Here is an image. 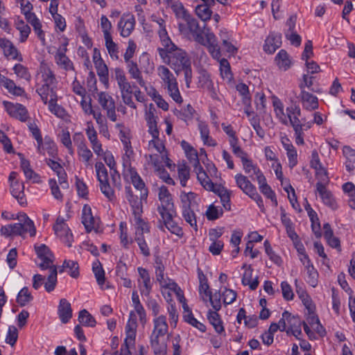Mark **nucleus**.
I'll return each mask as SVG.
<instances>
[{"label":"nucleus","mask_w":355,"mask_h":355,"mask_svg":"<svg viewBox=\"0 0 355 355\" xmlns=\"http://www.w3.org/2000/svg\"><path fill=\"white\" fill-rule=\"evenodd\" d=\"M122 174L124 179L130 178L134 187L140 191L141 199L146 200L148 194V188L146 187L145 182L138 174L136 168L132 167L128 158H125L124 164H122Z\"/></svg>","instance_id":"1"},{"label":"nucleus","mask_w":355,"mask_h":355,"mask_svg":"<svg viewBox=\"0 0 355 355\" xmlns=\"http://www.w3.org/2000/svg\"><path fill=\"white\" fill-rule=\"evenodd\" d=\"M196 194L193 192L188 193H184L181 195V199L182 202V216L187 223L193 227L195 231L198 230L196 216V207H198L197 204L194 201Z\"/></svg>","instance_id":"2"},{"label":"nucleus","mask_w":355,"mask_h":355,"mask_svg":"<svg viewBox=\"0 0 355 355\" xmlns=\"http://www.w3.org/2000/svg\"><path fill=\"white\" fill-rule=\"evenodd\" d=\"M97 179L100 183V189L103 195L109 199L112 200L114 198V191L110 187L108 180V173L104 164L98 162L95 164Z\"/></svg>","instance_id":"3"},{"label":"nucleus","mask_w":355,"mask_h":355,"mask_svg":"<svg viewBox=\"0 0 355 355\" xmlns=\"http://www.w3.org/2000/svg\"><path fill=\"white\" fill-rule=\"evenodd\" d=\"M190 60L187 55V53L183 50L177 48L172 51L170 58H168V65L178 73L182 71V67L188 66L190 63Z\"/></svg>","instance_id":"4"},{"label":"nucleus","mask_w":355,"mask_h":355,"mask_svg":"<svg viewBox=\"0 0 355 355\" xmlns=\"http://www.w3.org/2000/svg\"><path fill=\"white\" fill-rule=\"evenodd\" d=\"M98 102L102 108L107 111V116L112 121H116V106L113 98L105 92L98 93Z\"/></svg>","instance_id":"5"},{"label":"nucleus","mask_w":355,"mask_h":355,"mask_svg":"<svg viewBox=\"0 0 355 355\" xmlns=\"http://www.w3.org/2000/svg\"><path fill=\"white\" fill-rule=\"evenodd\" d=\"M55 234L60 238V239L66 243L69 247L71 246L73 240V234L71 232L68 225L64 223V219L58 216L55 224L53 225Z\"/></svg>","instance_id":"6"},{"label":"nucleus","mask_w":355,"mask_h":355,"mask_svg":"<svg viewBox=\"0 0 355 355\" xmlns=\"http://www.w3.org/2000/svg\"><path fill=\"white\" fill-rule=\"evenodd\" d=\"M137 318L134 311H131L129 315V320L125 326V338L124 340V345H125V350L128 352V347L134 345L136 337L137 330Z\"/></svg>","instance_id":"7"},{"label":"nucleus","mask_w":355,"mask_h":355,"mask_svg":"<svg viewBox=\"0 0 355 355\" xmlns=\"http://www.w3.org/2000/svg\"><path fill=\"white\" fill-rule=\"evenodd\" d=\"M99 223V218L93 216L91 207L88 205H85L82 210V223L85 226L86 232L97 231Z\"/></svg>","instance_id":"8"},{"label":"nucleus","mask_w":355,"mask_h":355,"mask_svg":"<svg viewBox=\"0 0 355 355\" xmlns=\"http://www.w3.org/2000/svg\"><path fill=\"white\" fill-rule=\"evenodd\" d=\"M4 107L8 114L21 121H26L28 118V113L25 106L21 104H14L10 102L4 101Z\"/></svg>","instance_id":"9"},{"label":"nucleus","mask_w":355,"mask_h":355,"mask_svg":"<svg viewBox=\"0 0 355 355\" xmlns=\"http://www.w3.org/2000/svg\"><path fill=\"white\" fill-rule=\"evenodd\" d=\"M135 26V19L133 15L130 13H124L119 23L118 29L122 37H128L132 32Z\"/></svg>","instance_id":"10"},{"label":"nucleus","mask_w":355,"mask_h":355,"mask_svg":"<svg viewBox=\"0 0 355 355\" xmlns=\"http://www.w3.org/2000/svg\"><path fill=\"white\" fill-rule=\"evenodd\" d=\"M0 48L3 52L4 56L8 59L23 61L20 52L15 47L13 43L6 38H0Z\"/></svg>","instance_id":"11"},{"label":"nucleus","mask_w":355,"mask_h":355,"mask_svg":"<svg viewBox=\"0 0 355 355\" xmlns=\"http://www.w3.org/2000/svg\"><path fill=\"white\" fill-rule=\"evenodd\" d=\"M35 249L38 258L42 260L38 266L42 270H46L52 267L53 254L49 248L45 244H41L39 246L35 245Z\"/></svg>","instance_id":"12"},{"label":"nucleus","mask_w":355,"mask_h":355,"mask_svg":"<svg viewBox=\"0 0 355 355\" xmlns=\"http://www.w3.org/2000/svg\"><path fill=\"white\" fill-rule=\"evenodd\" d=\"M175 216L176 211L161 216L164 224H160V225H159V228L161 230L164 231V227L165 226L172 234L178 236L179 237H182L183 236L182 229L173 220V218Z\"/></svg>","instance_id":"13"},{"label":"nucleus","mask_w":355,"mask_h":355,"mask_svg":"<svg viewBox=\"0 0 355 355\" xmlns=\"http://www.w3.org/2000/svg\"><path fill=\"white\" fill-rule=\"evenodd\" d=\"M301 92L300 98L303 107L309 111L315 110L318 108V99L312 94L304 89V84L300 83L299 85Z\"/></svg>","instance_id":"14"},{"label":"nucleus","mask_w":355,"mask_h":355,"mask_svg":"<svg viewBox=\"0 0 355 355\" xmlns=\"http://www.w3.org/2000/svg\"><path fill=\"white\" fill-rule=\"evenodd\" d=\"M164 336L150 334V344L155 355H167V343Z\"/></svg>","instance_id":"15"},{"label":"nucleus","mask_w":355,"mask_h":355,"mask_svg":"<svg viewBox=\"0 0 355 355\" xmlns=\"http://www.w3.org/2000/svg\"><path fill=\"white\" fill-rule=\"evenodd\" d=\"M316 191L319 193L322 202L331 209L338 208L337 203L330 191H329L323 183H316Z\"/></svg>","instance_id":"16"},{"label":"nucleus","mask_w":355,"mask_h":355,"mask_svg":"<svg viewBox=\"0 0 355 355\" xmlns=\"http://www.w3.org/2000/svg\"><path fill=\"white\" fill-rule=\"evenodd\" d=\"M236 186L249 197L254 195L256 187L252 184L248 178L241 173H237L234 176Z\"/></svg>","instance_id":"17"},{"label":"nucleus","mask_w":355,"mask_h":355,"mask_svg":"<svg viewBox=\"0 0 355 355\" xmlns=\"http://www.w3.org/2000/svg\"><path fill=\"white\" fill-rule=\"evenodd\" d=\"M86 135L89 140L94 152L97 155H101L103 154L102 144L98 140L97 132L94 128L92 122H87L86 128Z\"/></svg>","instance_id":"18"},{"label":"nucleus","mask_w":355,"mask_h":355,"mask_svg":"<svg viewBox=\"0 0 355 355\" xmlns=\"http://www.w3.org/2000/svg\"><path fill=\"white\" fill-rule=\"evenodd\" d=\"M282 44V35L270 33L265 40L263 50L270 54L273 53Z\"/></svg>","instance_id":"19"},{"label":"nucleus","mask_w":355,"mask_h":355,"mask_svg":"<svg viewBox=\"0 0 355 355\" xmlns=\"http://www.w3.org/2000/svg\"><path fill=\"white\" fill-rule=\"evenodd\" d=\"M114 77L117 81L121 94H123L125 92H133L132 88L136 87L134 85L132 86L130 83L128 81L126 76L125 75V72L122 69L116 68L114 69Z\"/></svg>","instance_id":"20"},{"label":"nucleus","mask_w":355,"mask_h":355,"mask_svg":"<svg viewBox=\"0 0 355 355\" xmlns=\"http://www.w3.org/2000/svg\"><path fill=\"white\" fill-rule=\"evenodd\" d=\"M185 22L188 23L189 36L191 35L193 37L195 41L200 44H203V31L200 28L197 19L191 17Z\"/></svg>","instance_id":"21"},{"label":"nucleus","mask_w":355,"mask_h":355,"mask_svg":"<svg viewBox=\"0 0 355 355\" xmlns=\"http://www.w3.org/2000/svg\"><path fill=\"white\" fill-rule=\"evenodd\" d=\"M24 185L18 180L10 183V193L21 206H26L27 201L24 194Z\"/></svg>","instance_id":"22"},{"label":"nucleus","mask_w":355,"mask_h":355,"mask_svg":"<svg viewBox=\"0 0 355 355\" xmlns=\"http://www.w3.org/2000/svg\"><path fill=\"white\" fill-rule=\"evenodd\" d=\"M125 198L132 208V213L142 211V201L144 200H141V197L139 198L137 195L134 194L130 186H125Z\"/></svg>","instance_id":"23"},{"label":"nucleus","mask_w":355,"mask_h":355,"mask_svg":"<svg viewBox=\"0 0 355 355\" xmlns=\"http://www.w3.org/2000/svg\"><path fill=\"white\" fill-rule=\"evenodd\" d=\"M142 213L143 211L132 213L134 216V225L136 229V236H144V233H148L150 232L148 223L141 217Z\"/></svg>","instance_id":"24"},{"label":"nucleus","mask_w":355,"mask_h":355,"mask_svg":"<svg viewBox=\"0 0 355 355\" xmlns=\"http://www.w3.org/2000/svg\"><path fill=\"white\" fill-rule=\"evenodd\" d=\"M58 313L61 322L67 323L72 317L71 304L64 298L60 300Z\"/></svg>","instance_id":"25"},{"label":"nucleus","mask_w":355,"mask_h":355,"mask_svg":"<svg viewBox=\"0 0 355 355\" xmlns=\"http://www.w3.org/2000/svg\"><path fill=\"white\" fill-rule=\"evenodd\" d=\"M139 277L142 279V285L139 286L141 295H149L152 290L150 277L148 270L141 267L138 268Z\"/></svg>","instance_id":"26"},{"label":"nucleus","mask_w":355,"mask_h":355,"mask_svg":"<svg viewBox=\"0 0 355 355\" xmlns=\"http://www.w3.org/2000/svg\"><path fill=\"white\" fill-rule=\"evenodd\" d=\"M242 164L245 173L248 174L250 178L253 179V175H255L257 182H260V180L261 181V180H263L264 175L263 173L256 164H253L252 159H249L245 160V162L242 163Z\"/></svg>","instance_id":"27"},{"label":"nucleus","mask_w":355,"mask_h":355,"mask_svg":"<svg viewBox=\"0 0 355 355\" xmlns=\"http://www.w3.org/2000/svg\"><path fill=\"white\" fill-rule=\"evenodd\" d=\"M127 69L130 77L135 79L141 87H146V82L142 78L141 71L139 69L137 62L133 60L125 62Z\"/></svg>","instance_id":"28"},{"label":"nucleus","mask_w":355,"mask_h":355,"mask_svg":"<svg viewBox=\"0 0 355 355\" xmlns=\"http://www.w3.org/2000/svg\"><path fill=\"white\" fill-rule=\"evenodd\" d=\"M40 82L42 85L55 86V77L51 69L46 64L42 65L40 67Z\"/></svg>","instance_id":"29"},{"label":"nucleus","mask_w":355,"mask_h":355,"mask_svg":"<svg viewBox=\"0 0 355 355\" xmlns=\"http://www.w3.org/2000/svg\"><path fill=\"white\" fill-rule=\"evenodd\" d=\"M286 111L288 119V123L289 122L293 128L299 124H302V119L300 120L299 119L301 116V110L298 105H292L287 107Z\"/></svg>","instance_id":"30"},{"label":"nucleus","mask_w":355,"mask_h":355,"mask_svg":"<svg viewBox=\"0 0 355 355\" xmlns=\"http://www.w3.org/2000/svg\"><path fill=\"white\" fill-rule=\"evenodd\" d=\"M37 148L39 153L44 155L46 151L53 157L57 154L55 144L50 137H46L44 141L42 139L41 145L37 144Z\"/></svg>","instance_id":"31"},{"label":"nucleus","mask_w":355,"mask_h":355,"mask_svg":"<svg viewBox=\"0 0 355 355\" xmlns=\"http://www.w3.org/2000/svg\"><path fill=\"white\" fill-rule=\"evenodd\" d=\"M154 328L151 334L165 336L168 332V324L166 318L164 315L156 317L153 320Z\"/></svg>","instance_id":"32"},{"label":"nucleus","mask_w":355,"mask_h":355,"mask_svg":"<svg viewBox=\"0 0 355 355\" xmlns=\"http://www.w3.org/2000/svg\"><path fill=\"white\" fill-rule=\"evenodd\" d=\"M20 167L28 180H32L34 183L41 182L40 175L31 168L30 162L28 160L24 159V157L21 158Z\"/></svg>","instance_id":"33"},{"label":"nucleus","mask_w":355,"mask_h":355,"mask_svg":"<svg viewBox=\"0 0 355 355\" xmlns=\"http://www.w3.org/2000/svg\"><path fill=\"white\" fill-rule=\"evenodd\" d=\"M300 259L302 264L306 268L308 273L307 283L309 284L311 286L315 287L318 284V273L317 270L314 268L313 264L311 262V260H308L307 261H303L302 258H300Z\"/></svg>","instance_id":"34"},{"label":"nucleus","mask_w":355,"mask_h":355,"mask_svg":"<svg viewBox=\"0 0 355 355\" xmlns=\"http://www.w3.org/2000/svg\"><path fill=\"white\" fill-rule=\"evenodd\" d=\"M37 89L36 92L40 95L42 98V101L44 104H46L49 101L48 97L50 96L51 98V96L53 94L57 95L56 92L54 89L55 86L51 85H42L40 83H37Z\"/></svg>","instance_id":"35"},{"label":"nucleus","mask_w":355,"mask_h":355,"mask_svg":"<svg viewBox=\"0 0 355 355\" xmlns=\"http://www.w3.org/2000/svg\"><path fill=\"white\" fill-rule=\"evenodd\" d=\"M252 271L251 265H249L243 273L241 281L244 286L248 285L251 290L254 291L259 286V280L258 277L252 280Z\"/></svg>","instance_id":"36"},{"label":"nucleus","mask_w":355,"mask_h":355,"mask_svg":"<svg viewBox=\"0 0 355 355\" xmlns=\"http://www.w3.org/2000/svg\"><path fill=\"white\" fill-rule=\"evenodd\" d=\"M195 112V110L190 104H188L186 107L181 110L175 109L173 111L174 114L178 119L184 121L186 123L193 119Z\"/></svg>","instance_id":"37"},{"label":"nucleus","mask_w":355,"mask_h":355,"mask_svg":"<svg viewBox=\"0 0 355 355\" xmlns=\"http://www.w3.org/2000/svg\"><path fill=\"white\" fill-rule=\"evenodd\" d=\"M207 318L209 323L214 327L215 331L218 334H221L224 331L223 322L218 313V311L209 310L207 313Z\"/></svg>","instance_id":"38"},{"label":"nucleus","mask_w":355,"mask_h":355,"mask_svg":"<svg viewBox=\"0 0 355 355\" xmlns=\"http://www.w3.org/2000/svg\"><path fill=\"white\" fill-rule=\"evenodd\" d=\"M58 96L53 94L51 98L48 101L49 109L51 113L55 114L57 117L63 119L66 116L65 110L60 105L57 104Z\"/></svg>","instance_id":"39"},{"label":"nucleus","mask_w":355,"mask_h":355,"mask_svg":"<svg viewBox=\"0 0 355 355\" xmlns=\"http://www.w3.org/2000/svg\"><path fill=\"white\" fill-rule=\"evenodd\" d=\"M260 191L268 199H270L274 205L277 206V200L275 192L271 189V187L267 184L266 179L263 176V180L258 182Z\"/></svg>","instance_id":"40"},{"label":"nucleus","mask_w":355,"mask_h":355,"mask_svg":"<svg viewBox=\"0 0 355 355\" xmlns=\"http://www.w3.org/2000/svg\"><path fill=\"white\" fill-rule=\"evenodd\" d=\"M96 72L100 81L105 85H108V68L103 60H99L94 63Z\"/></svg>","instance_id":"41"},{"label":"nucleus","mask_w":355,"mask_h":355,"mask_svg":"<svg viewBox=\"0 0 355 355\" xmlns=\"http://www.w3.org/2000/svg\"><path fill=\"white\" fill-rule=\"evenodd\" d=\"M67 51V48H64V52L58 51L55 55V59L58 65L60 67L64 69L65 70L73 69V64L71 60L68 58V57L65 54V51Z\"/></svg>","instance_id":"42"},{"label":"nucleus","mask_w":355,"mask_h":355,"mask_svg":"<svg viewBox=\"0 0 355 355\" xmlns=\"http://www.w3.org/2000/svg\"><path fill=\"white\" fill-rule=\"evenodd\" d=\"M158 75L166 86L177 82L176 78L170 70L165 66H159L157 68Z\"/></svg>","instance_id":"43"},{"label":"nucleus","mask_w":355,"mask_h":355,"mask_svg":"<svg viewBox=\"0 0 355 355\" xmlns=\"http://www.w3.org/2000/svg\"><path fill=\"white\" fill-rule=\"evenodd\" d=\"M159 201L161 202V205L158 206L157 211L160 216L176 211L174 208L172 196L171 198H166Z\"/></svg>","instance_id":"44"},{"label":"nucleus","mask_w":355,"mask_h":355,"mask_svg":"<svg viewBox=\"0 0 355 355\" xmlns=\"http://www.w3.org/2000/svg\"><path fill=\"white\" fill-rule=\"evenodd\" d=\"M50 270V274L47 277V281L44 284L45 290L50 293L55 289L57 283V275L58 270L55 266L49 268Z\"/></svg>","instance_id":"45"},{"label":"nucleus","mask_w":355,"mask_h":355,"mask_svg":"<svg viewBox=\"0 0 355 355\" xmlns=\"http://www.w3.org/2000/svg\"><path fill=\"white\" fill-rule=\"evenodd\" d=\"M283 317L286 319V322L288 324V328L286 329L287 334H289L291 330L298 328L302 324V322H301L299 316L291 315L287 311L283 312Z\"/></svg>","instance_id":"46"},{"label":"nucleus","mask_w":355,"mask_h":355,"mask_svg":"<svg viewBox=\"0 0 355 355\" xmlns=\"http://www.w3.org/2000/svg\"><path fill=\"white\" fill-rule=\"evenodd\" d=\"M275 61L278 67L284 70H287L291 66L288 54L284 49L280 50L277 53L275 57Z\"/></svg>","instance_id":"47"},{"label":"nucleus","mask_w":355,"mask_h":355,"mask_svg":"<svg viewBox=\"0 0 355 355\" xmlns=\"http://www.w3.org/2000/svg\"><path fill=\"white\" fill-rule=\"evenodd\" d=\"M78 321L84 326L94 327L96 324L95 318L86 310L83 309L79 312Z\"/></svg>","instance_id":"48"},{"label":"nucleus","mask_w":355,"mask_h":355,"mask_svg":"<svg viewBox=\"0 0 355 355\" xmlns=\"http://www.w3.org/2000/svg\"><path fill=\"white\" fill-rule=\"evenodd\" d=\"M33 300L28 287L22 288L17 296V302L20 306H24Z\"/></svg>","instance_id":"49"},{"label":"nucleus","mask_w":355,"mask_h":355,"mask_svg":"<svg viewBox=\"0 0 355 355\" xmlns=\"http://www.w3.org/2000/svg\"><path fill=\"white\" fill-rule=\"evenodd\" d=\"M220 71L221 77L223 79L227 80L228 82H231L233 79V74L231 71L230 64L227 60L222 58L220 60Z\"/></svg>","instance_id":"50"},{"label":"nucleus","mask_w":355,"mask_h":355,"mask_svg":"<svg viewBox=\"0 0 355 355\" xmlns=\"http://www.w3.org/2000/svg\"><path fill=\"white\" fill-rule=\"evenodd\" d=\"M343 189L345 193H347L349 196V207L354 209H355V185L351 182H348L345 183L343 185Z\"/></svg>","instance_id":"51"},{"label":"nucleus","mask_w":355,"mask_h":355,"mask_svg":"<svg viewBox=\"0 0 355 355\" xmlns=\"http://www.w3.org/2000/svg\"><path fill=\"white\" fill-rule=\"evenodd\" d=\"M17 219L19 220V223H24L26 227H28L31 236H34L35 235L36 229L34 225V223L25 213H19L17 216Z\"/></svg>","instance_id":"52"},{"label":"nucleus","mask_w":355,"mask_h":355,"mask_svg":"<svg viewBox=\"0 0 355 355\" xmlns=\"http://www.w3.org/2000/svg\"><path fill=\"white\" fill-rule=\"evenodd\" d=\"M92 269L98 284L100 286L103 285L105 283V271L101 263L98 261L94 262L93 263Z\"/></svg>","instance_id":"53"},{"label":"nucleus","mask_w":355,"mask_h":355,"mask_svg":"<svg viewBox=\"0 0 355 355\" xmlns=\"http://www.w3.org/2000/svg\"><path fill=\"white\" fill-rule=\"evenodd\" d=\"M16 28L20 33L19 41L21 42H24L31 33L30 26L25 24L23 20H19L16 24Z\"/></svg>","instance_id":"54"},{"label":"nucleus","mask_w":355,"mask_h":355,"mask_svg":"<svg viewBox=\"0 0 355 355\" xmlns=\"http://www.w3.org/2000/svg\"><path fill=\"white\" fill-rule=\"evenodd\" d=\"M105 46L107 51L112 59H118V47L116 44L113 41L112 37H105Z\"/></svg>","instance_id":"55"},{"label":"nucleus","mask_w":355,"mask_h":355,"mask_svg":"<svg viewBox=\"0 0 355 355\" xmlns=\"http://www.w3.org/2000/svg\"><path fill=\"white\" fill-rule=\"evenodd\" d=\"M184 320L191 324V326L196 327L201 332H205L206 327L204 324L199 322L196 318H194L192 312H189V313L184 314Z\"/></svg>","instance_id":"56"},{"label":"nucleus","mask_w":355,"mask_h":355,"mask_svg":"<svg viewBox=\"0 0 355 355\" xmlns=\"http://www.w3.org/2000/svg\"><path fill=\"white\" fill-rule=\"evenodd\" d=\"M196 12L197 15L204 21L210 19L212 11L210 7L206 5H198L196 8Z\"/></svg>","instance_id":"57"},{"label":"nucleus","mask_w":355,"mask_h":355,"mask_svg":"<svg viewBox=\"0 0 355 355\" xmlns=\"http://www.w3.org/2000/svg\"><path fill=\"white\" fill-rule=\"evenodd\" d=\"M236 89L239 94L242 96V101L243 104L249 105V101H251L249 88L245 83H241L236 85Z\"/></svg>","instance_id":"58"},{"label":"nucleus","mask_w":355,"mask_h":355,"mask_svg":"<svg viewBox=\"0 0 355 355\" xmlns=\"http://www.w3.org/2000/svg\"><path fill=\"white\" fill-rule=\"evenodd\" d=\"M263 245L266 253L269 257V259L275 264L279 266L282 263V258L273 251L268 240H266L264 241Z\"/></svg>","instance_id":"59"},{"label":"nucleus","mask_w":355,"mask_h":355,"mask_svg":"<svg viewBox=\"0 0 355 355\" xmlns=\"http://www.w3.org/2000/svg\"><path fill=\"white\" fill-rule=\"evenodd\" d=\"M167 92L172 99L177 103H182L183 100L178 87V83L166 86Z\"/></svg>","instance_id":"60"},{"label":"nucleus","mask_w":355,"mask_h":355,"mask_svg":"<svg viewBox=\"0 0 355 355\" xmlns=\"http://www.w3.org/2000/svg\"><path fill=\"white\" fill-rule=\"evenodd\" d=\"M62 268L69 269V275L71 277L77 278L79 276V266L76 261L65 260L62 264Z\"/></svg>","instance_id":"61"},{"label":"nucleus","mask_w":355,"mask_h":355,"mask_svg":"<svg viewBox=\"0 0 355 355\" xmlns=\"http://www.w3.org/2000/svg\"><path fill=\"white\" fill-rule=\"evenodd\" d=\"M13 71L17 77L29 81L31 76L27 67L21 64H16L13 67Z\"/></svg>","instance_id":"62"},{"label":"nucleus","mask_w":355,"mask_h":355,"mask_svg":"<svg viewBox=\"0 0 355 355\" xmlns=\"http://www.w3.org/2000/svg\"><path fill=\"white\" fill-rule=\"evenodd\" d=\"M178 177L180 181V184L182 187H186L187 182L190 178V168L185 164L179 166Z\"/></svg>","instance_id":"63"},{"label":"nucleus","mask_w":355,"mask_h":355,"mask_svg":"<svg viewBox=\"0 0 355 355\" xmlns=\"http://www.w3.org/2000/svg\"><path fill=\"white\" fill-rule=\"evenodd\" d=\"M212 85L214 84L210 78L209 74L205 71H202L198 78V87L211 89Z\"/></svg>","instance_id":"64"}]
</instances>
